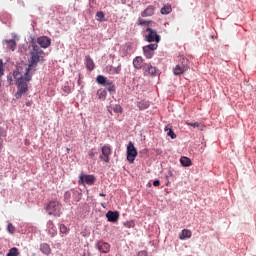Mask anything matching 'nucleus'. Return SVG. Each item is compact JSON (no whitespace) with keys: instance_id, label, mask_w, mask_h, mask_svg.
<instances>
[{"instance_id":"1","label":"nucleus","mask_w":256,"mask_h":256,"mask_svg":"<svg viewBox=\"0 0 256 256\" xmlns=\"http://www.w3.org/2000/svg\"><path fill=\"white\" fill-rule=\"evenodd\" d=\"M44 55L45 52L37 44L33 43L32 49L30 50L29 64L25 74H21L19 69L13 71V75L17 80V92L15 93L16 99H21L23 95L29 91L27 83L33 79L31 71H37V65L40 61H43Z\"/></svg>"},{"instance_id":"2","label":"nucleus","mask_w":256,"mask_h":256,"mask_svg":"<svg viewBox=\"0 0 256 256\" xmlns=\"http://www.w3.org/2000/svg\"><path fill=\"white\" fill-rule=\"evenodd\" d=\"M46 211L48 215H53L54 217H61L63 213V205H61L60 201L51 200L46 205Z\"/></svg>"},{"instance_id":"3","label":"nucleus","mask_w":256,"mask_h":256,"mask_svg":"<svg viewBox=\"0 0 256 256\" xmlns=\"http://www.w3.org/2000/svg\"><path fill=\"white\" fill-rule=\"evenodd\" d=\"M126 155H127V161L129 163H135V159H137V148H135V145L133 142H129L126 149Z\"/></svg>"},{"instance_id":"4","label":"nucleus","mask_w":256,"mask_h":256,"mask_svg":"<svg viewBox=\"0 0 256 256\" xmlns=\"http://www.w3.org/2000/svg\"><path fill=\"white\" fill-rule=\"evenodd\" d=\"M146 33L145 41L148 43H159L161 41V36L153 28H146Z\"/></svg>"},{"instance_id":"5","label":"nucleus","mask_w":256,"mask_h":256,"mask_svg":"<svg viewBox=\"0 0 256 256\" xmlns=\"http://www.w3.org/2000/svg\"><path fill=\"white\" fill-rule=\"evenodd\" d=\"M102 154L100 155L101 161H104L105 163H109L111 161V146L106 144L101 148Z\"/></svg>"},{"instance_id":"6","label":"nucleus","mask_w":256,"mask_h":256,"mask_svg":"<svg viewBox=\"0 0 256 256\" xmlns=\"http://www.w3.org/2000/svg\"><path fill=\"white\" fill-rule=\"evenodd\" d=\"M79 183H81L82 185H94L95 184V176L93 175H85L82 174L79 177Z\"/></svg>"},{"instance_id":"7","label":"nucleus","mask_w":256,"mask_h":256,"mask_svg":"<svg viewBox=\"0 0 256 256\" xmlns=\"http://www.w3.org/2000/svg\"><path fill=\"white\" fill-rule=\"evenodd\" d=\"M37 43L42 49H47L48 47H51V38L47 36L39 37L37 38Z\"/></svg>"},{"instance_id":"8","label":"nucleus","mask_w":256,"mask_h":256,"mask_svg":"<svg viewBox=\"0 0 256 256\" xmlns=\"http://www.w3.org/2000/svg\"><path fill=\"white\" fill-rule=\"evenodd\" d=\"M96 248L98 251H100V253H109V251H111V245L103 241L97 242Z\"/></svg>"},{"instance_id":"9","label":"nucleus","mask_w":256,"mask_h":256,"mask_svg":"<svg viewBox=\"0 0 256 256\" xmlns=\"http://www.w3.org/2000/svg\"><path fill=\"white\" fill-rule=\"evenodd\" d=\"M106 218L110 223H117L119 221V212L110 210L106 213Z\"/></svg>"},{"instance_id":"10","label":"nucleus","mask_w":256,"mask_h":256,"mask_svg":"<svg viewBox=\"0 0 256 256\" xmlns=\"http://www.w3.org/2000/svg\"><path fill=\"white\" fill-rule=\"evenodd\" d=\"M47 231L50 237H55L57 235V227L55 226V223H53L52 220H49L47 222Z\"/></svg>"},{"instance_id":"11","label":"nucleus","mask_w":256,"mask_h":256,"mask_svg":"<svg viewBox=\"0 0 256 256\" xmlns=\"http://www.w3.org/2000/svg\"><path fill=\"white\" fill-rule=\"evenodd\" d=\"M145 64L146 63L143 62V57H141V56H137L133 59L134 69H138V70L143 69L145 67Z\"/></svg>"},{"instance_id":"12","label":"nucleus","mask_w":256,"mask_h":256,"mask_svg":"<svg viewBox=\"0 0 256 256\" xmlns=\"http://www.w3.org/2000/svg\"><path fill=\"white\" fill-rule=\"evenodd\" d=\"M189 67L185 64H178L173 68L174 75H183L185 71H187Z\"/></svg>"},{"instance_id":"13","label":"nucleus","mask_w":256,"mask_h":256,"mask_svg":"<svg viewBox=\"0 0 256 256\" xmlns=\"http://www.w3.org/2000/svg\"><path fill=\"white\" fill-rule=\"evenodd\" d=\"M106 72H108L109 75H119V73H121V64H119L117 67H114L113 65H107Z\"/></svg>"},{"instance_id":"14","label":"nucleus","mask_w":256,"mask_h":256,"mask_svg":"<svg viewBox=\"0 0 256 256\" xmlns=\"http://www.w3.org/2000/svg\"><path fill=\"white\" fill-rule=\"evenodd\" d=\"M155 15V6H148L142 13L141 17H153Z\"/></svg>"},{"instance_id":"15","label":"nucleus","mask_w":256,"mask_h":256,"mask_svg":"<svg viewBox=\"0 0 256 256\" xmlns=\"http://www.w3.org/2000/svg\"><path fill=\"white\" fill-rule=\"evenodd\" d=\"M3 45H6V48L10 51H15V49L17 48V42L15 41V39L4 40Z\"/></svg>"},{"instance_id":"16","label":"nucleus","mask_w":256,"mask_h":256,"mask_svg":"<svg viewBox=\"0 0 256 256\" xmlns=\"http://www.w3.org/2000/svg\"><path fill=\"white\" fill-rule=\"evenodd\" d=\"M85 65L88 71H93V69H95V62L93 61V58H91V56L85 57Z\"/></svg>"},{"instance_id":"17","label":"nucleus","mask_w":256,"mask_h":256,"mask_svg":"<svg viewBox=\"0 0 256 256\" xmlns=\"http://www.w3.org/2000/svg\"><path fill=\"white\" fill-rule=\"evenodd\" d=\"M40 251L43 255H51V246L47 243L40 244Z\"/></svg>"},{"instance_id":"18","label":"nucleus","mask_w":256,"mask_h":256,"mask_svg":"<svg viewBox=\"0 0 256 256\" xmlns=\"http://www.w3.org/2000/svg\"><path fill=\"white\" fill-rule=\"evenodd\" d=\"M191 235H192L191 230L183 229L179 239H181V241L185 239H191Z\"/></svg>"},{"instance_id":"19","label":"nucleus","mask_w":256,"mask_h":256,"mask_svg":"<svg viewBox=\"0 0 256 256\" xmlns=\"http://www.w3.org/2000/svg\"><path fill=\"white\" fill-rule=\"evenodd\" d=\"M104 87L107 88V91H109V93H115V83H113L112 80H108V82L105 83Z\"/></svg>"},{"instance_id":"20","label":"nucleus","mask_w":256,"mask_h":256,"mask_svg":"<svg viewBox=\"0 0 256 256\" xmlns=\"http://www.w3.org/2000/svg\"><path fill=\"white\" fill-rule=\"evenodd\" d=\"M172 11H173V8H171V5L166 4L161 8L160 13L162 15H169V13H171Z\"/></svg>"},{"instance_id":"21","label":"nucleus","mask_w":256,"mask_h":256,"mask_svg":"<svg viewBox=\"0 0 256 256\" xmlns=\"http://www.w3.org/2000/svg\"><path fill=\"white\" fill-rule=\"evenodd\" d=\"M180 163H181L182 167H191V165H192V162L189 159V157H185V156L180 158Z\"/></svg>"},{"instance_id":"22","label":"nucleus","mask_w":256,"mask_h":256,"mask_svg":"<svg viewBox=\"0 0 256 256\" xmlns=\"http://www.w3.org/2000/svg\"><path fill=\"white\" fill-rule=\"evenodd\" d=\"M137 107L140 109V111H145V109H149V102L141 100L137 103Z\"/></svg>"},{"instance_id":"23","label":"nucleus","mask_w":256,"mask_h":256,"mask_svg":"<svg viewBox=\"0 0 256 256\" xmlns=\"http://www.w3.org/2000/svg\"><path fill=\"white\" fill-rule=\"evenodd\" d=\"M143 53H144V56L146 57V59H152L153 58V50H149V48L147 47H143Z\"/></svg>"},{"instance_id":"24","label":"nucleus","mask_w":256,"mask_h":256,"mask_svg":"<svg viewBox=\"0 0 256 256\" xmlns=\"http://www.w3.org/2000/svg\"><path fill=\"white\" fill-rule=\"evenodd\" d=\"M96 81L99 85H103L104 87V85L109 81V79H107V77L103 75H98Z\"/></svg>"},{"instance_id":"25","label":"nucleus","mask_w":256,"mask_h":256,"mask_svg":"<svg viewBox=\"0 0 256 256\" xmlns=\"http://www.w3.org/2000/svg\"><path fill=\"white\" fill-rule=\"evenodd\" d=\"M13 79H15V80H13ZM7 81H8V85H14V83L16 81V86H17V78L15 77V75L9 74L7 76Z\"/></svg>"},{"instance_id":"26","label":"nucleus","mask_w":256,"mask_h":256,"mask_svg":"<svg viewBox=\"0 0 256 256\" xmlns=\"http://www.w3.org/2000/svg\"><path fill=\"white\" fill-rule=\"evenodd\" d=\"M6 256H19V249L15 247L11 248Z\"/></svg>"},{"instance_id":"27","label":"nucleus","mask_w":256,"mask_h":256,"mask_svg":"<svg viewBox=\"0 0 256 256\" xmlns=\"http://www.w3.org/2000/svg\"><path fill=\"white\" fill-rule=\"evenodd\" d=\"M96 21H105V14L102 11L96 13Z\"/></svg>"},{"instance_id":"28","label":"nucleus","mask_w":256,"mask_h":256,"mask_svg":"<svg viewBox=\"0 0 256 256\" xmlns=\"http://www.w3.org/2000/svg\"><path fill=\"white\" fill-rule=\"evenodd\" d=\"M164 131H168L167 135L168 137H171V139H177V135L175 134V132H173V129H169L166 127Z\"/></svg>"},{"instance_id":"29","label":"nucleus","mask_w":256,"mask_h":256,"mask_svg":"<svg viewBox=\"0 0 256 256\" xmlns=\"http://www.w3.org/2000/svg\"><path fill=\"white\" fill-rule=\"evenodd\" d=\"M106 98H107V91L102 90V91L98 92V99L105 101Z\"/></svg>"},{"instance_id":"30","label":"nucleus","mask_w":256,"mask_h":256,"mask_svg":"<svg viewBox=\"0 0 256 256\" xmlns=\"http://www.w3.org/2000/svg\"><path fill=\"white\" fill-rule=\"evenodd\" d=\"M151 64H144V67H142V69H143V71H144V75L145 76H148L149 75V71H150V69H151Z\"/></svg>"},{"instance_id":"31","label":"nucleus","mask_w":256,"mask_h":256,"mask_svg":"<svg viewBox=\"0 0 256 256\" xmlns=\"http://www.w3.org/2000/svg\"><path fill=\"white\" fill-rule=\"evenodd\" d=\"M151 23V20H144L143 18H138L137 25H149Z\"/></svg>"},{"instance_id":"32","label":"nucleus","mask_w":256,"mask_h":256,"mask_svg":"<svg viewBox=\"0 0 256 256\" xmlns=\"http://www.w3.org/2000/svg\"><path fill=\"white\" fill-rule=\"evenodd\" d=\"M60 233L67 235V233H69V228H67L65 224H60Z\"/></svg>"},{"instance_id":"33","label":"nucleus","mask_w":256,"mask_h":256,"mask_svg":"<svg viewBox=\"0 0 256 256\" xmlns=\"http://www.w3.org/2000/svg\"><path fill=\"white\" fill-rule=\"evenodd\" d=\"M144 47H146L147 49H149L150 51L153 52V51H156V49H157V47H159V45L157 43H155V44L146 45Z\"/></svg>"},{"instance_id":"34","label":"nucleus","mask_w":256,"mask_h":256,"mask_svg":"<svg viewBox=\"0 0 256 256\" xmlns=\"http://www.w3.org/2000/svg\"><path fill=\"white\" fill-rule=\"evenodd\" d=\"M112 110L114 111V113H123V107H121V105H115L114 107H112Z\"/></svg>"},{"instance_id":"35","label":"nucleus","mask_w":256,"mask_h":256,"mask_svg":"<svg viewBox=\"0 0 256 256\" xmlns=\"http://www.w3.org/2000/svg\"><path fill=\"white\" fill-rule=\"evenodd\" d=\"M148 75H152V76L157 75V68H156V67H153V65L150 66V70H149V72H148Z\"/></svg>"},{"instance_id":"36","label":"nucleus","mask_w":256,"mask_h":256,"mask_svg":"<svg viewBox=\"0 0 256 256\" xmlns=\"http://www.w3.org/2000/svg\"><path fill=\"white\" fill-rule=\"evenodd\" d=\"M7 231L8 233H15V226L12 224V223H9L8 226H7Z\"/></svg>"},{"instance_id":"37","label":"nucleus","mask_w":256,"mask_h":256,"mask_svg":"<svg viewBox=\"0 0 256 256\" xmlns=\"http://www.w3.org/2000/svg\"><path fill=\"white\" fill-rule=\"evenodd\" d=\"M3 129L0 128V153L3 151Z\"/></svg>"},{"instance_id":"38","label":"nucleus","mask_w":256,"mask_h":256,"mask_svg":"<svg viewBox=\"0 0 256 256\" xmlns=\"http://www.w3.org/2000/svg\"><path fill=\"white\" fill-rule=\"evenodd\" d=\"M5 75V69H3V60L0 59V78Z\"/></svg>"},{"instance_id":"39","label":"nucleus","mask_w":256,"mask_h":256,"mask_svg":"<svg viewBox=\"0 0 256 256\" xmlns=\"http://www.w3.org/2000/svg\"><path fill=\"white\" fill-rule=\"evenodd\" d=\"M90 159H95V155H97V152H95V149H91L88 153Z\"/></svg>"},{"instance_id":"40","label":"nucleus","mask_w":256,"mask_h":256,"mask_svg":"<svg viewBox=\"0 0 256 256\" xmlns=\"http://www.w3.org/2000/svg\"><path fill=\"white\" fill-rule=\"evenodd\" d=\"M186 125H188L189 127H199V123L198 122H186Z\"/></svg>"},{"instance_id":"41","label":"nucleus","mask_w":256,"mask_h":256,"mask_svg":"<svg viewBox=\"0 0 256 256\" xmlns=\"http://www.w3.org/2000/svg\"><path fill=\"white\" fill-rule=\"evenodd\" d=\"M64 93H71V88L69 86H65Z\"/></svg>"},{"instance_id":"42","label":"nucleus","mask_w":256,"mask_h":256,"mask_svg":"<svg viewBox=\"0 0 256 256\" xmlns=\"http://www.w3.org/2000/svg\"><path fill=\"white\" fill-rule=\"evenodd\" d=\"M153 185H154V187H159V185H161V182L159 180H155L153 182Z\"/></svg>"},{"instance_id":"43","label":"nucleus","mask_w":256,"mask_h":256,"mask_svg":"<svg viewBox=\"0 0 256 256\" xmlns=\"http://www.w3.org/2000/svg\"><path fill=\"white\" fill-rule=\"evenodd\" d=\"M125 227H127L128 229H131V227H133V223L127 222V223H125Z\"/></svg>"},{"instance_id":"44","label":"nucleus","mask_w":256,"mask_h":256,"mask_svg":"<svg viewBox=\"0 0 256 256\" xmlns=\"http://www.w3.org/2000/svg\"><path fill=\"white\" fill-rule=\"evenodd\" d=\"M137 256H147V251H140Z\"/></svg>"},{"instance_id":"45","label":"nucleus","mask_w":256,"mask_h":256,"mask_svg":"<svg viewBox=\"0 0 256 256\" xmlns=\"http://www.w3.org/2000/svg\"><path fill=\"white\" fill-rule=\"evenodd\" d=\"M26 105H27V107H31V105H33V102L28 101V102H26Z\"/></svg>"},{"instance_id":"46","label":"nucleus","mask_w":256,"mask_h":256,"mask_svg":"<svg viewBox=\"0 0 256 256\" xmlns=\"http://www.w3.org/2000/svg\"><path fill=\"white\" fill-rule=\"evenodd\" d=\"M99 196L100 197H105V194L104 193H100Z\"/></svg>"},{"instance_id":"47","label":"nucleus","mask_w":256,"mask_h":256,"mask_svg":"<svg viewBox=\"0 0 256 256\" xmlns=\"http://www.w3.org/2000/svg\"><path fill=\"white\" fill-rule=\"evenodd\" d=\"M184 63L186 62L187 63V59H183Z\"/></svg>"},{"instance_id":"48","label":"nucleus","mask_w":256,"mask_h":256,"mask_svg":"<svg viewBox=\"0 0 256 256\" xmlns=\"http://www.w3.org/2000/svg\"><path fill=\"white\" fill-rule=\"evenodd\" d=\"M68 153H69V149H67Z\"/></svg>"}]
</instances>
